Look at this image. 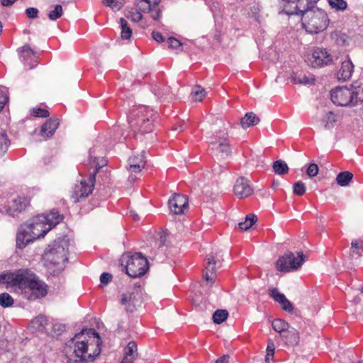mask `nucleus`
Returning a JSON list of instances; mask_svg holds the SVG:
<instances>
[{"instance_id":"f257e3e1","label":"nucleus","mask_w":363,"mask_h":363,"mask_svg":"<svg viewBox=\"0 0 363 363\" xmlns=\"http://www.w3.org/2000/svg\"><path fill=\"white\" fill-rule=\"evenodd\" d=\"M99 333L92 328L83 329L67 341L63 353L68 363L92 362L101 352Z\"/></svg>"},{"instance_id":"f03ea898","label":"nucleus","mask_w":363,"mask_h":363,"mask_svg":"<svg viewBox=\"0 0 363 363\" xmlns=\"http://www.w3.org/2000/svg\"><path fill=\"white\" fill-rule=\"evenodd\" d=\"M18 277L15 293L22 294L23 298L34 301L48 294V286L32 271L21 269Z\"/></svg>"},{"instance_id":"7ed1b4c3","label":"nucleus","mask_w":363,"mask_h":363,"mask_svg":"<svg viewBox=\"0 0 363 363\" xmlns=\"http://www.w3.org/2000/svg\"><path fill=\"white\" fill-rule=\"evenodd\" d=\"M70 240L67 236L59 238L48 248L44 254V259L47 267L51 269L55 267L53 271L55 274L60 273L65 267V262L68 261L69 247Z\"/></svg>"},{"instance_id":"20e7f679","label":"nucleus","mask_w":363,"mask_h":363,"mask_svg":"<svg viewBox=\"0 0 363 363\" xmlns=\"http://www.w3.org/2000/svg\"><path fill=\"white\" fill-rule=\"evenodd\" d=\"M156 118L157 114L152 109L140 106L132 109L128 116V122L133 132L145 134L152 132Z\"/></svg>"},{"instance_id":"39448f33","label":"nucleus","mask_w":363,"mask_h":363,"mask_svg":"<svg viewBox=\"0 0 363 363\" xmlns=\"http://www.w3.org/2000/svg\"><path fill=\"white\" fill-rule=\"evenodd\" d=\"M301 21L306 31L311 34L323 32L329 24V18L326 12L316 7L303 13Z\"/></svg>"},{"instance_id":"423d86ee","label":"nucleus","mask_w":363,"mask_h":363,"mask_svg":"<svg viewBox=\"0 0 363 363\" xmlns=\"http://www.w3.org/2000/svg\"><path fill=\"white\" fill-rule=\"evenodd\" d=\"M126 259V274L133 278L143 276L148 269V261L141 253L128 255Z\"/></svg>"},{"instance_id":"0eeeda50","label":"nucleus","mask_w":363,"mask_h":363,"mask_svg":"<svg viewBox=\"0 0 363 363\" xmlns=\"http://www.w3.org/2000/svg\"><path fill=\"white\" fill-rule=\"evenodd\" d=\"M306 257L302 252H298L297 256L289 252L281 256L276 262L277 269L282 272L296 270L305 262Z\"/></svg>"},{"instance_id":"6e6552de","label":"nucleus","mask_w":363,"mask_h":363,"mask_svg":"<svg viewBox=\"0 0 363 363\" xmlns=\"http://www.w3.org/2000/svg\"><path fill=\"white\" fill-rule=\"evenodd\" d=\"M330 98L334 104L339 106H346L352 104L354 93L347 87H337L330 92Z\"/></svg>"},{"instance_id":"1a4fd4ad","label":"nucleus","mask_w":363,"mask_h":363,"mask_svg":"<svg viewBox=\"0 0 363 363\" xmlns=\"http://www.w3.org/2000/svg\"><path fill=\"white\" fill-rule=\"evenodd\" d=\"M141 300V290L138 286L129 290L125 294H123L121 298V303L125 306L127 311L133 312L140 304Z\"/></svg>"},{"instance_id":"9d476101","label":"nucleus","mask_w":363,"mask_h":363,"mask_svg":"<svg viewBox=\"0 0 363 363\" xmlns=\"http://www.w3.org/2000/svg\"><path fill=\"white\" fill-rule=\"evenodd\" d=\"M161 0H136L135 7L143 13H150V17L155 21H160L162 17V10L159 7Z\"/></svg>"},{"instance_id":"9b49d317","label":"nucleus","mask_w":363,"mask_h":363,"mask_svg":"<svg viewBox=\"0 0 363 363\" xmlns=\"http://www.w3.org/2000/svg\"><path fill=\"white\" fill-rule=\"evenodd\" d=\"M95 184L94 174H90L88 182L82 180L79 184L74 186L72 197L74 199V202H79L81 199L86 198L92 193Z\"/></svg>"},{"instance_id":"f8f14e48","label":"nucleus","mask_w":363,"mask_h":363,"mask_svg":"<svg viewBox=\"0 0 363 363\" xmlns=\"http://www.w3.org/2000/svg\"><path fill=\"white\" fill-rule=\"evenodd\" d=\"M333 61L331 55L325 48H316L308 57V62L313 67H320L330 65Z\"/></svg>"},{"instance_id":"ddd939ff","label":"nucleus","mask_w":363,"mask_h":363,"mask_svg":"<svg viewBox=\"0 0 363 363\" xmlns=\"http://www.w3.org/2000/svg\"><path fill=\"white\" fill-rule=\"evenodd\" d=\"M24 225L28 233L31 234L34 240L43 238L50 230V227H47L46 224L40 220V216L33 218L30 221L25 223Z\"/></svg>"},{"instance_id":"4468645a","label":"nucleus","mask_w":363,"mask_h":363,"mask_svg":"<svg viewBox=\"0 0 363 363\" xmlns=\"http://www.w3.org/2000/svg\"><path fill=\"white\" fill-rule=\"evenodd\" d=\"M29 205V200L26 197L18 196L13 199L7 206L1 209V213L10 216H15L16 214L24 211Z\"/></svg>"},{"instance_id":"2eb2a0df","label":"nucleus","mask_w":363,"mask_h":363,"mask_svg":"<svg viewBox=\"0 0 363 363\" xmlns=\"http://www.w3.org/2000/svg\"><path fill=\"white\" fill-rule=\"evenodd\" d=\"M145 153V151H143L140 155L132 156L128 159V169L130 173L128 179L130 182H133L137 179L134 174L140 172L142 169L145 167L146 164Z\"/></svg>"},{"instance_id":"dca6fc26","label":"nucleus","mask_w":363,"mask_h":363,"mask_svg":"<svg viewBox=\"0 0 363 363\" xmlns=\"http://www.w3.org/2000/svg\"><path fill=\"white\" fill-rule=\"evenodd\" d=\"M168 204L171 213L174 214H181L187 208L189 201L187 197L184 195L174 194L173 196L169 199Z\"/></svg>"},{"instance_id":"f3484780","label":"nucleus","mask_w":363,"mask_h":363,"mask_svg":"<svg viewBox=\"0 0 363 363\" xmlns=\"http://www.w3.org/2000/svg\"><path fill=\"white\" fill-rule=\"evenodd\" d=\"M235 195L239 199H244L251 196L253 189L250 181L245 177H241L237 179L233 187Z\"/></svg>"},{"instance_id":"a211bd4d","label":"nucleus","mask_w":363,"mask_h":363,"mask_svg":"<svg viewBox=\"0 0 363 363\" xmlns=\"http://www.w3.org/2000/svg\"><path fill=\"white\" fill-rule=\"evenodd\" d=\"M18 52L21 61L28 66V69H32L35 66V52L28 45H25L18 48Z\"/></svg>"},{"instance_id":"6ab92c4d","label":"nucleus","mask_w":363,"mask_h":363,"mask_svg":"<svg viewBox=\"0 0 363 363\" xmlns=\"http://www.w3.org/2000/svg\"><path fill=\"white\" fill-rule=\"evenodd\" d=\"M354 65L350 59L342 62L340 69L336 74L337 79L339 81H347L350 79L353 73Z\"/></svg>"},{"instance_id":"aec40b11","label":"nucleus","mask_w":363,"mask_h":363,"mask_svg":"<svg viewBox=\"0 0 363 363\" xmlns=\"http://www.w3.org/2000/svg\"><path fill=\"white\" fill-rule=\"evenodd\" d=\"M63 218V215L55 210H52L48 215H40V220H43L47 227H50V230L60 223Z\"/></svg>"},{"instance_id":"412c9836","label":"nucleus","mask_w":363,"mask_h":363,"mask_svg":"<svg viewBox=\"0 0 363 363\" xmlns=\"http://www.w3.org/2000/svg\"><path fill=\"white\" fill-rule=\"evenodd\" d=\"M138 357L137 344L130 341L124 348V357L121 363H133Z\"/></svg>"},{"instance_id":"4be33fe9","label":"nucleus","mask_w":363,"mask_h":363,"mask_svg":"<svg viewBox=\"0 0 363 363\" xmlns=\"http://www.w3.org/2000/svg\"><path fill=\"white\" fill-rule=\"evenodd\" d=\"M31 234L26 226L22 225L16 235V245L18 248H24L29 242L33 241Z\"/></svg>"},{"instance_id":"5701e85b","label":"nucleus","mask_w":363,"mask_h":363,"mask_svg":"<svg viewBox=\"0 0 363 363\" xmlns=\"http://www.w3.org/2000/svg\"><path fill=\"white\" fill-rule=\"evenodd\" d=\"M19 277V269L16 270L13 272H7L0 274V284H6V288H11L12 290L15 292L16 285H17V279Z\"/></svg>"},{"instance_id":"b1692460","label":"nucleus","mask_w":363,"mask_h":363,"mask_svg":"<svg viewBox=\"0 0 363 363\" xmlns=\"http://www.w3.org/2000/svg\"><path fill=\"white\" fill-rule=\"evenodd\" d=\"M206 260V272L203 277L207 281L213 282L215 278L214 272L216 271V265L215 255L213 253L208 255Z\"/></svg>"},{"instance_id":"393cba45","label":"nucleus","mask_w":363,"mask_h":363,"mask_svg":"<svg viewBox=\"0 0 363 363\" xmlns=\"http://www.w3.org/2000/svg\"><path fill=\"white\" fill-rule=\"evenodd\" d=\"M280 337L289 345L295 346L299 342L298 332L291 326Z\"/></svg>"},{"instance_id":"a878e982","label":"nucleus","mask_w":363,"mask_h":363,"mask_svg":"<svg viewBox=\"0 0 363 363\" xmlns=\"http://www.w3.org/2000/svg\"><path fill=\"white\" fill-rule=\"evenodd\" d=\"M89 163L92 167H94V170L91 174H94L95 177L96 174L99 172V170L107 164V160L104 157L95 156L94 150L90 149Z\"/></svg>"},{"instance_id":"bb28decb","label":"nucleus","mask_w":363,"mask_h":363,"mask_svg":"<svg viewBox=\"0 0 363 363\" xmlns=\"http://www.w3.org/2000/svg\"><path fill=\"white\" fill-rule=\"evenodd\" d=\"M59 124L60 123L57 118L49 119L42 125L40 130L41 135L47 138L52 136L55 133Z\"/></svg>"},{"instance_id":"cd10ccee","label":"nucleus","mask_w":363,"mask_h":363,"mask_svg":"<svg viewBox=\"0 0 363 363\" xmlns=\"http://www.w3.org/2000/svg\"><path fill=\"white\" fill-rule=\"evenodd\" d=\"M291 3L295 4V9L289 12L300 13V15L302 16L303 13H306V11H311V9L315 8L312 2L309 0H292Z\"/></svg>"},{"instance_id":"c85d7f7f","label":"nucleus","mask_w":363,"mask_h":363,"mask_svg":"<svg viewBox=\"0 0 363 363\" xmlns=\"http://www.w3.org/2000/svg\"><path fill=\"white\" fill-rule=\"evenodd\" d=\"M291 80L294 84H311L314 82V77L312 74H306L303 72H296L291 74Z\"/></svg>"},{"instance_id":"c756f323","label":"nucleus","mask_w":363,"mask_h":363,"mask_svg":"<svg viewBox=\"0 0 363 363\" xmlns=\"http://www.w3.org/2000/svg\"><path fill=\"white\" fill-rule=\"evenodd\" d=\"M259 122V118L252 112L247 113L245 116L241 119V125L242 128H246L250 126L257 125Z\"/></svg>"},{"instance_id":"7c9ffc66","label":"nucleus","mask_w":363,"mask_h":363,"mask_svg":"<svg viewBox=\"0 0 363 363\" xmlns=\"http://www.w3.org/2000/svg\"><path fill=\"white\" fill-rule=\"evenodd\" d=\"M211 143L213 147L220 146V144H228V134L225 130L216 133Z\"/></svg>"},{"instance_id":"2f4dec72","label":"nucleus","mask_w":363,"mask_h":363,"mask_svg":"<svg viewBox=\"0 0 363 363\" xmlns=\"http://www.w3.org/2000/svg\"><path fill=\"white\" fill-rule=\"evenodd\" d=\"M331 39L339 46H345L348 44L349 38L341 31H334L330 34Z\"/></svg>"},{"instance_id":"473e14b6","label":"nucleus","mask_w":363,"mask_h":363,"mask_svg":"<svg viewBox=\"0 0 363 363\" xmlns=\"http://www.w3.org/2000/svg\"><path fill=\"white\" fill-rule=\"evenodd\" d=\"M352 177L353 174L350 172H342L337 174L336 177V182L338 185L341 186H346L349 184Z\"/></svg>"},{"instance_id":"72a5a7b5","label":"nucleus","mask_w":363,"mask_h":363,"mask_svg":"<svg viewBox=\"0 0 363 363\" xmlns=\"http://www.w3.org/2000/svg\"><path fill=\"white\" fill-rule=\"evenodd\" d=\"M272 167L274 172L279 175L286 174L289 172L287 164L281 160L274 162Z\"/></svg>"},{"instance_id":"f704fd0d","label":"nucleus","mask_w":363,"mask_h":363,"mask_svg":"<svg viewBox=\"0 0 363 363\" xmlns=\"http://www.w3.org/2000/svg\"><path fill=\"white\" fill-rule=\"evenodd\" d=\"M120 24H121V38L123 40H128L132 36V29L130 28V26L128 25L127 21L125 18H120Z\"/></svg>"},{"instance_id":"c9c22d12","label":"nucleus","mask_w":363,"mask_h":363,"mask_svg":"<svg viewBox=\"0 0 363 363\" xmlns=\"http://www.w3.org/2000/svg\"><path fill=\"white\" fill-rule=\"evenodd\" d=\"M11 144L5 130H0V155L5 154Z\"/></svg>"},{"instance_id":"e433bc0d","label":"nucleus","mask_w":363,"mask_h":363,"mask_svg":"<svg viewBox=\"0 0 363 363\" xmlns=\"http://www.w3.org/2000/svg\"><path fill=\"white\" fill-rule=\"evenodd\" d=\"M272 325L273 329L279 333L280 336L290 327L289 323L282 319H275Z\"/></svg>"},{"instance_id":"4c0bfd02","label":"nucleus","mask_w":363,"mask_h":363,"mask_svg":"<svg viewBox=\"0 0 363 363\" xmlns=\"http://www.w3.org/2000/svg\"><path fill=\"white\" fill-rule=\"evenodd\" d=\"M257 221V216L255 214H249L245 217V220L239 223V227L242 230H247Z\"/></svg>"},{"instance_id":"58836bf2","label":"nucleus","mask_w":363,"mask_h":363,"mask_svg":"<svg viewBox=\"0 0 363 363\" xmlns=\"http://www.w3.org/2000/svg\"><path fill=\"white\" fill-rule=\"evenodd\" d=\"M325 128L330 129L334 127L337 121V116L333 112H328L322 120Z\"/></svg>"},{"instance_id":"ea45409f","label":"nucleus","mask_w":363,"mask_h":363,"mask_svg":"<svg viewBox=\"0 0 363 363\" xmlns=\"http://www.w3.org/2000/svg\"><path fill=\"white\" fill-rule=\"evenodd\" d=\"M228 316V312L224 309H218L213 314V320L216 324H220L225 321Z\"/></svg>"},{"instance_id":"a19ab883","label":"nucleus","mask_w":363,"mask_h":363,"mask_svg":"<svg viewBox=\"0 0 363 363\" xmlns=\"http://www.w3.org/2000/svg\"><path fill=\"white\" fill-rule=\"evenodd\" d=\"M105 6L110 7L113 11H118L122 9L124 5L123 0H102Z\"/></svg>"},{"instance_id":"79ce46f5","label":"nucleus","mask_w":363,"mask_h":363,"mask_svg":"<svg viewBox=\"0 0 363 363\" xmlns=\"http://www.w3.org/2000/svg\"><path fill=\"white\" fill-rule=\"evenodd\" d=\"M13 298L8 293L0 294V306L1 307H10L13 304Z\"/></svg>"},{"instance_id":"37998d69","label":"nucleus","mask_w":363,"mask_h":363,"mask_svg":"<svg viewBox=\"0 0 363 363\" xmlns=\"http://www.w3.org/2000/svg\"><path fill=\"white\" fill-rule=\"evenodd\" d=\"M63 13L62 6L57 4L55 6V9L50 11L48 13V18L51 21H56L60 18Z\"/></svg>"},{"instance_id":"c03bdc74","label":"nucleus","mask_w":363,"mask_h":363,"mask_svg":"<svg viewBox=\"0 0 363 363\" xmlns=\"http://www.w3.org/2000/svg\"><path fill=\"white\" fill-rule=\"evenodd\" d=\"M143 11H139L137 8L135 11H129L125 16L127 18L130 19L133 22H139L143 19Z\"/></svg>"},{"instance_id":"a18cd8bd","label":"nucleus","mask_w":363,"mask_h":363,"mask_svg":"<svg viewBox=\"0 0 363 363\" xmlns=\"http://www.w3.org/2000/svg\"><path fill=\"white\" fill-rule=\"evenodd\" d=\"M193 99L196 101H201L206 96V91L200 86H196L192 91Z\"/></svg>"},{"instance_id":"49530a36","label":"nucleus","mask_w":363,"mask_h":363,"mask_svg":"<svg viewBox=\"0 0 363 363\" xmlns=\"http://www.w3.org/2000/svg\"><path fill=\"white\" fill-rule=\"evenodd\" d=\"M329 4L333 9L345 11L347 9V2L345 0H328Z\"/></svg>"},{"instance_id":"de8ad7c7","label":"nucleus","mask_w":363,"mask_h":363,"mask_svg":"<svg viewBox=\"0 0 363 363\" xmlns=\"http://www.w3.org/2000/svg\"><path fill=\"white\" fill-rule=\"evenodd\" d=\"M306 185L301 181H298V182L294 183V184L293 186L294 194L297 196L303 195L306 192Z\"/></svg>"},{"instance_id":"09e8293b","label":"nucleus","mask_w":363,"mask_h":363,"mask_svg":"<svg viewBox=\"0 0 363 363\" xmlns=\"http://www.w3.org/2000/svg\"><path fill=\"white\" fill-rule=\"evenodd\" d=\"M269 296L274 298V300L280 304L286 298L285 295L279 292L277 289H273L269 291Z\"/></svg>"},{"instance_id":"8fccbe9b","label":"nucleus","mask_w":363,"mask_h":363,"mask_svg":"<svg viewBox=\"0 0 363 363\" xmlns=\"http://www.w3.org/2000/svg\"><path fill=\"white\" fill-rule=\"evenodd\" d=\"M292 0H286L284 6V11L287 15H300V13H290L289 11L295 9V4L291 3Z\"/></svg>"},{"instance_id":"3c124183","label":"nucleus","mask_w":363,"mask_h":363,"mask_svg":"<svg viewBox=\"0 0 363 363\" xmlns=\"http://www.w3.org/2000/svg\"><path fill=\"white\" fill-rule=\"evenodd\" d=\"M214 148L225 156H229L231 153V150L229 143L225 145L220 144V146L215 147Z\"/></svg>"},{"instance_id":"603ef678","label":"nucleus","mask_w":363,"mask_h":363,"mask_svg":"<svg viewBox=\"0 0 363 363\" xmlns=\"http://www.w3.org/2000/svg\"><path fill=\"white\" fill-rule=\"evenodd\" d=\"M260 7L258 4L254 5L250 8L249 16L253 18L255 21H259Z\"/></svg>"},{"instance_id":"864d4df0","label":"nucleus","mask_w":363,"mask_h":363,"mask_svg":"<svg viewBox=\"0 0 363 363\" xmlns=\"http://www.w3.org/2000/svg\"><path fill=\"white\" fill-rule=\"evenodd\" d=\"M354 93V101L352 105L356 104L358 101H363V88L360 86L356 91H352Z\"/></svg>"},{"instance_id":"5fc2aeb1","label":"nucleus","mask_w":363,"mask_h":363,"mask_svg":"<svg viewBox=\"0 0 363 363\" xmlns=\"http://www.w3.org/2000/svg\"><path fill=\"white\" fill-rule=\"evenodd\" d=\"M306 173L310 177H315L318 173V165L315 163L310 164L306 170Z\"/></svg>"},{"instance_id":"6e6d98bb","label":"nucleus","mask_w":363,"mask_h":363,"mask_svg":"<svg viewBox=\"0 0 363 363\" xmlns=\"http://www.w3.org/2000/svg\"><path fill=\"white\" fill-rule=\"evenodd\" d=\"M168 47L172 49L177 50L182 46V43L172 37L167 39Z\"/></svg>"},{"instance_id":"4d7b16f0","label":"nucleus","mask_w":363,"mask_h":363,"mask_svg":"<svg viewBox=\"0 0 363 363\" xmlns=\"http://www.w3.org/2000/svg\"><path fill=\"white\" fill-rule=\"evenodd\" d=\"M33 114L35 117L45 118L49 116V112L45 109L40 108H34L33 109Z\"/></svg>"},{"instance_id":"13d9d810","label":"nucleus","mask_w":363,"mask_h":363,"mask_svg":"<svg viewBox=\"0 0 363 363\" xmlns=\"http://www.w3.org/2000/svg\"><path fill=\"white\" fill-rule=\"evenodd\" d=\"M112 274L107 272H104L100 276V281L102 284H108L112 279Z\"/></svg>"},{"instance_id":"bf43d9fd","label":"nucleus","mask_w":363,"mask_h":363,"mask_svg":"<svg viewBox=\"0 0 363 363\" xmlns=\"http://www.w3.org/2000/svg\"><path fill=\"white\" fill-rule=\"evenodd\" d=\"M281 308L283 310L287 311V312H292L294 311V306L291 304V303L286 298L281 303Z\"/></svg>"},{"instance_id":"052dcab7","label":"nucleus","mask_w":363,"mask_h":363,"mask_svg":"<svg viewBox=\"0 0 363 363\" xmlns=\"http://www.w3.org/2000/svg\"><path fill=\"white\" fill-rule=\"evenodd\" d=\"M38 10L34 7H30L26 10V13L28 18H35L38 16Z\"/></svg>"},{"instance_id":"680f3d73","label":"nucleus","mask_w":363,"mask_h":363,"mask_svg":"<svg viewBox=\"0 0 363 363\" xmlns=\"http://www.w3.org/2000/svg\"><path fill=\"white\" fill-rule=\"evenodd\" d=\"M8 96L3 91L0 90V111L4 108L6 104L8 102Z\"/></svg>"},{"instance_id":"e2e57ef3","label":"nucleus","mask_w":363,"mask_h":363,"mask_svg":"<svg viewBox=\"0 0 363 363\" xmlns=\"http://www.w3.org/2000/svg\"><path fill=\"white\" fill-rule=\"evenodd\" d=\"M167 235L164 232H163L160 234V238L157 240V245H158L159 247H161L165 245L166 241H167Z\"/></svg>"},{"instance_id":"0e129e2a","label":"nucleus","mask_w":363,"mask_h":363,"mask_svg":"<svg viewBox=\"0 0 363 363\" xmlns=\"http://www.w3.org/2000/svg\"><path fill=\"white\" fill-rule=\"evenodd\" d=\"M152 38L153 39L158 42V43H161V42H163L164 41V38L163 36L162 35V34L159 32H155L153 31L152 33Z\"/></svg>"},{"instance_id":"69168bd1","label":"nucleus","mask_w":363,"mask_h":363,"mask_svg":"<svg viewBox=\"0 0 363 363\" xmlns=\"http://www.w3.org/2000/svg\"><path fill=\"white\" fill-rule=\"evenodd\" d=\"M184 129H185V128H184V122H179V123L175 124L172 128V130H175V131H177V130L183 131Z\"/></svg>"},{"instance_id":"338daca9","label":"nucleus","mask_w":363,"mask_h":363,"mask_svg":"<svg viewBox=\"0 0 363 363\" xmlns=\"http://www.w3.org/2000/svg\"><path fill=\"white\" fill-rule=\"evenodd\" d=\"M271 345H270L269 344L267 347V356L273 357V355L274 354V345H273L272 342L271 343Z\"/></svg>"},{"instance_id":"774afa93","label":"nucleus","mask_w":363,"mask_h":363,"mask_svg":"<svg viewBox=\"0 0 363 363\" xmlns=\"http://www.w3.org/2000/svg\"><path fill=\"white\" fill-rule=\"evenodd\" d=\"M230 357L228 355H223L221 357L218 358L216 363H228Z\"/></svg>"}]
</instances>
